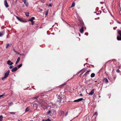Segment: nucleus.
Listing matches in <instances>:
<instances>
[{
	"mask_svg": "<svg viewBox=\"0 0 121 121\" xmlns=\"http://www.w3.org/2000/svg\"><path fill=\"white\" fill-rule=\"evenodd\" d=\"M95 20H97V19H96V18H95Z\"/></svg>",
	"mask_w": 121,
	"mask_h": 121,
	"instance_id": "49",
	"label": "nucleus"
},
{
	"mask_svg": "<svg viewBox=\"0 0 121 121\" xmlns=\"http://www.w3.org/2000/svg\"><path fill=\"white\" fill-rule=\"evenodd\" d=\"M117 22L118 23H119V24H121V22Z\"/></svg>",
	"mask_w": 121,
	"mask_h": 121,
	"instance_id": "41",
	"label": "nucleus"
},
{
	"mask_svg": "<svg viewBox=\"0 0 121 121\" xmlns=\"http://www.w3.org/2000/svg\"><path fill=\"white\" fill-rule=\"evenodd\" d=\"M117 27H114L113 28V29H114V30H115V28H117Z\"/></svg>",
	"mask_w": 121,
	"mask_h": 121,
	"instance_id": "42",
	"label": "nucleus"
},
{
	"mask_svg": "<svg viewBox=\"0 0 121 121\" xmlns=\"http://www.w3.org/2000/svg\"><path fill=\"white\" fill-rule=\"evenodd\" d=\"M117 32L120 36V37L117 36V39L118 40H121V31L119 30H117Z\"/></svg>",
	"mask_w": 121,
	"mask_h": 121,
	"instance_id": "1",
	"label": "nucleus"
},
{
	"mask_svg": "<svg viewBox=\"0 0 121 121\" xmlns=\"http://www.w3.org/2000/svg\"><path fill=\"white\" fill-rule=\"evenodd\" d=\"M116 72H117V73H119L120 72V70L118 69H117L116 70Z\"/></svg>",
	"mask_w": 121,
	"mask_h": 121,
	"instance_id": "33",
	"label": "nucleus"
},
{
	"mask_svg": "<svg viewBox=\"0 0 121 121\" xmlns=\"http://www.w3.org/2000/svg\"><path fill=\"white\" fill-rule=\"evenodd\" d=\"M20 57H18L17 58V61L16 62L15 64L16 65H17L18 63L19 62L20 60Z\"/></svg>",
	"mask_w": 121,
	"mask_h": 121,
	"instance_id": "14",
	"label": "nucleus"
},
{
	"mask_svg": "<svg viewBox=\"0 0 121 121\" xmlns=\"http://www.w3.org/2000/svg\"><path fill=\"white\" fill-rule=\"evenodd\" d=\"M10 114H15V112H9Z\"/></svg>",
	"mask_w": 121,
	"mask_h": 121,
	"instance_id": "29",
	"label": "nucleus"
},
{
	"mask_svg": "<svg viewBox=\"0 0 121 121\" xmlns=\"http://www.w3.org/2000/svg\"><path fill=\"white\" fill-rule=\"evenodd\" d=\"M49 11V9H48L46 11H45V15H47L48 12Z\"/></svg>",
	"mask_w": 121,
	"mask_h": 121,
	"instance_id": "21",
	"label": "nucleus"
},
{
	"mask_svg": "<svg viewBox=\"0 0 121 121\" xmlns=\"http://www.w3.org/2000/svg\"><path fill=\"white\" fill-rule=\"evenodd\" d=\"M80 31L81 33L82 34L83 33L84 30L83 27H82L80 29Z\"/></svg>",
	"mask_w": 121,
	"mask_h": 121,
	"instance_id": "13",
	"label": "nucleus"
},
{
	"mask_svg": "<svg viewBox=\"0 0 121 121\" xmlns=\"http://www.w3.org/2000/svg\"><path fill=\"white\" fill-rule=\"evenodd\" d=\"M13 51H14V52L16 53H17V52L14 49H13Z\"/></svg>",
	"mask_w": 121,
	"mask_h": 121,
	"instance_id": "39",
	"label": "nucleus"
},
{
	"mask_svg": "<svg viewBox=\"0 0 121 121\" xmlns=\"http://www.w3.org/2000/svg\"><path fill=\"white\" fill-rule=\"evenodd\" d=\"M11 44H10V45L9 44V43H7L6 44V48H7L10 45H11Z\"/></svg>",
	"mask_w": 121,
	"mask_h": 121,
	"instance_id": "26",
	"label": "nucleus"
},
{
	"mask_svg": "<svg viewBox=\"0 0 121 121\" xmlns=\"http://www.w3.org/2000/svg\"><path fill=\"white\" fill-rule=\"evenodd\" d=\"M79 95L81 96H82V94H80Z\"/></svg>",
	"mask_w": 121,
	"mask_h": 121,
	"instance_id": "43",
	"label": "nucleus"
},
{
	"mask_svg": "<svg viewBox=\"0 0 121 121\" xmlns=\"http://www.w3.org/2000/svg\"><path fill=\"white\" fill-rule=\"evenodd\" d=\"M10 73V70H8L5 73V75L4 77L2 78V80H3L4 79V78H7L9 74Z\"/></svg>",
	"mask_w": 121,
	"mask_h": 121,
	"instance_id": "2",
	"label": "nucleus"
},
{
	"mask_svg": "<svg viewBox=\"0 0 121 121\" xmlns=\"http://www.w3.org/2000/svg\"><path fill=\"white\" fill-rule=\"evenodd\" d=\"M4 5L5 6L7 7H9L8 3L7 2L6 0H4Z\"/></svg>",
	"mask_w": 121,
	"mask_h": 121,
	"instance_id": "4",
	"label": "nucleus"
},
{
	"mask_svg": "<svg viewBox=\"0 0 121 121\" xmlns=\"http://www.w3.org/2000/svg\"><path fill=\"white\" fill-rule=\"evenodd\" d=\"M35 19V18L34 17H32L30 19H29V21H33V20H34Z\"/></svg>",
	"mask_w": 121,
	"mask_h": 121,
	"instance_id": "16",
	"label": "nucleus"
},
{
	"mask_svg": "<svg viewBox=\"0 0 121 121\" xmlns=\"http://www.w3.org/2000/svg\"><path fill=\"white\" fill-rule=\"evenodd\" d=\"M3 116H0V121H2Z\"/></svg>",
	"mask_w": 121,
	"mask_h": 121,
	"instance_id": "23",
	"label": "nucleus"
},
{
	"mask_svg": "<svg viewBox=\"0 0 121 121\" xmlns=\"http://www.w3.org/2000/svg\"><path fill=\"white\" fill-rule=\"evenodd\" d=\"M62 99V98H61V97H60L59 96H58V98L57 101L59 103H60Z\"/></svg>",
	"mask_w": 121,
	"mask_h": 121,
	"instance_id": "10",
	"label": "nucleus"
},
{
	"mask_svg": "<svg viewBox=\"0 0 121 121\" xmlns=\"http://www.w3.org/2000/svg\"><path fill=\"white\" fill-rule=\"evenodd\" d=\"M68 112H67L65 114V116H66L68 114Z\"/></svg>",
	"mask_w": 121,
	"mask_h": 121,
	"instance_id": "37",
	"label": "nucleus"
},
{
	"mask_svg": "<svg viewBox=\"0 0 121 121\" xmlns=\"http://www.w3.org/2000/svg\"><path fill=\"white\" fill-rule=\"evenodd\" d=\"M25 15L27 16H28L29 15V13H25Z\"/></svg>",
	"mask_w": 121,
	"mask_h": 121,
	"instance_id": "28",
	"label": "nucleus"
},
{
	"mask_svg": "<svg viewBox=\"0 0 121 121\" xmlns=\"http://www.w3.org/2000/svg\"><path fill=\"white\" fill-rule=\"evenodd\" d=\"M39 96H36V97H33V98H34L35 99H37L38 97Z\"/></svg>",
	"mask_w": 121,
	"mask_h": 121,
	"instance_id": "30",
	"label": "nucleus"
},
{
	"mask_svg": "<svg viewBox=\"0 0 121 121\" xmlns=\"http://www.w3.org/2000/svg\"><path fill=\"white\" fill-rule=\"evenodd\" d=\"M96 115L97 116V113L96 112H95L93 114V116H94V115Z\"/></svg>",
	"mask_w": 121,
	"mask_h": 121,
	"instance_id": "31",
	"label": "nucleus"
},
{
	"mask_svg": "<svg viewBox=\"0 0 121 121\" xmlns=\"http://www.w3.org/2000/svg\"><path fill=\"white\" fill-rule=\"evenodd\" d=\"M13 104V103H12V102H10L9 104V105H12Z\"/></svg>",
	"mask_w": 121,
	"mask_h": 121,
	"instance_id": "34",
	"label": "nucleus"
},
{
	"mask_svg": "<svg viewBox=\"0 0 121 121\" xmlns=\"http://www.w3.org/2000/svg\"><path fill=\"white\" fill-rule=\"evenodd\" d=\"M46 5L48 6V7H49V6H50L51 7H52V4L51 3H50L49 4V5H48V4H46Z\"/></svg>",
	"mask_w": 121,
	"mask_h": 121,
	"instance_id": "24",
	"label": "nucleus"
},
{
	"mask_svg": "<svg viewBox=\"0 0 121 121\" xmlns=\"http://www.w3.org/2000/svg\"><path fill=\"white\" fill-rule=\"evenodd\" d=\"M116 77H114V79H116Z\"/></svg>",
	"mask_w": 121,
	"mask_h": 121,
	"instance_id": "45",
	"label": "nucleus"
},
{
	"mask_svg": "<svg viewBox=\"0 0 121 121\" xmlns=\"http://www.w3.org/2000/svg\"><path fill=\"white\" fill-rule=\"evenodd\" d=\"M103 81L104 82L106 83H108V80L106 78H105L104 79Z\"/></svg>",
	"mask_w": 121,
	"mask_h": 121,
	"instance_id": "11",
	"label": "nucleus"
},
{
	"mask_svg": "<svg viewBox=\"0 0 121 121\" xmlns=\"http://www.w3.org/2000/svg\"><path fill=\"white\" fill-rule=\"evenodd\" d=\"M95 74L94 73H92L91 74V78H93L95 77Z\"/></svg>",
	"mask_w": 121,
	"mask_h": 121,
	"instance_id": "19",
	"label": "nucleus"
},
{
	"mask_svg": "<svg viewBox=\"0 0 121 121\" xmlns=\"http://www.w3.org/2000/svg\"><path fill=\"white\" fill-rule=\"evenodd\" d=\"M11 65L9 67V68L10 69L12 68L13 67V65Z\"/></svg>",
	"mask_w": 121,
	"mask_h": 121,
	"instance_id": "35",
	"label": "nucleus"
},
{
	"mask_svg": "<svg viewBox=\"0 0 121 121\" xmlns=\"http://www.w3.org/2000/svg\"><path fill=\"white\" fill-rule=\"evenodd\" d=\"M99 19V17H98V19Z\"/></svg>",
	"mask_w": 121,
	"mask_h": 121,
	"instance_id": "47",
	"label": "nucleus"
},
{
	"mask_svg": "<svg viewBox=\"0 0 121 121\" xmlns=\"http://www.w3.org/2000/svg\"><path fill=\"white\" fill-rule=\"evenodd\" d=\"M100 97V96H99V97Z\"/></svg>",
	"mask_w": 121,
	"mask_h": 121,
	"instance_id": "53",
	"label": "nucleus"
},
{
	"mask_svg": "<svg viewBox=\"0 0 121 121\" xmlns=\"http://www.w3.org/2000/svg\"><path fill=\"white\" fill-rule=\"evenodd\" d=\"M4 95V94H3L1 95H0V98H1L2 97H3V96Z\"/></svg>",
	"mask_w": 121,
	"mask_h": 121,
	"instance_id": "36",
	"label": "nucleus"
},
{
	"mask_svg": "<svg viewBox=\"0 0 121 121\" xmlns=\"http://www.w3.org/2000/svg\"><path fill=\"white\" fill-rule=\"evenodd\" d=\"M23 0V2H24V1H26V0Z\"/></svg>",
	"mask_w": 121,
	"mask_h": 121,
	"instance_id": "44",
	"label": "nucleus"
},
{
	"mask_svg": "<svg viewBox=\"0 0 121 121\" xmlns=\"http://www.w3.org/2000/svg\"><path fill=\"white\" fill-rule=\"evenodd\" d=\"M31 22V24L32 25H33L34 24V22L33 21H30Z\"/></svg>",
	"mask_w": 121,
	"mask_h": 121,
	"instance_id": "32",
	"label": "nucleus"
},
{
	"mask_svg": "<svg viewBox=\"0 0 121 121\" xmlns=\"http://www.w3.org/2000/svg\"><path fill=\"white\" fill-rule=\"evenodd\" d=\"M60 113L59 114V116H61L62 115H63L64 114V112L62 110H60Z\"/></svg>",
	"mask_w": 121,
	"mask_h": 121,
	"instance_id": "7",
	"label": "nucleus"
},
{
	"mask_svg": "<svg viewBox=\"0 0 121 121\" xmlns=\"http://www.w3.org/2000/svg\"><path fill=\"white\" fill-rule=\"evenodd\" d=\"M40 10L41 11H42V9H40Z\"/></svg>",
	"mask_w": 121,
	"mask_h": 121,
	"instance_id": "46",
	"label": "nucleus"
},
{
	"mask_svg": "<svg viewBox=\"0 0 121 121\" xmlns=\"http://www.w3.org/2000/svg\"><path fill=\"white\" fill-rule=\"evenodd\" d=\"M23 2L26 7H28V6L29 4L26 0Z\"/></svg>",
	"mask_w": 121,
	"mask_h": 121,
	"instance_id": "12",
	"label": "nucleus"
},
{
	"mask_svg": "<svg viewBox=\"0 0 121 121\" xmlns=\"http://www.w3.org/2000/svg\"><path fill=\"white\" fill-rule=\"evenodd\" d=\"M85 35H88V34H86L85 33Z\"/></svg>",
	"mask_w": 121,
	"mask_h": 121,
	"instance_id": "48",
	"label": "nucleus"
},
{
	"mask_svg": "<svg viewBox=\"0 0 121 121\" xmlns=\"http://www.w3.org/2000/svg\"><path fill=\"white\" fill-rule=\"evenodd\" d=\"M53 34V33H52V34Z\"/></svg>",
	"mask_w": 121,
	"mask_h": 121,
	"instance_id": "52",
	"label": "nucleus"
},
{
	"mask_svg": "<svg viewBox=\"0 0 121 121\" xmlns=\"http://www.w3.org/2000/svg\"><path fill=\"white\" fill-rule=\"evenodd\" d=\"M18 54H19V53H18Z\"/></svg>",
	"mask_w": 121,
	"mask_h": 121,
	"instance_id": "55",
	"label": "nucleus"
},
{
	"mask_svg": "<svg viewBox=\"0 0 121 121\" xmlns=\"http://www.w3.org/2000/svg\"><path fill=\"white\" fill-rule=\"evenodd\" d=\"M94 89H92L91 91L88 93L89 95H92L94 92Z\"/></svg>",
	"mask_w": 121,
	"mask_h": 121,
	"instance_id": "6",
	"label": "nucleus"
},
{
	"mask_svg": "<svg viewBox=\"0 0 121 121\" xmlns=\"http://www.w3.org/2000/svg\"><path fill=\"white\" fill-rule=\"evenodd\" d=\"M100 3L101 4H104V2H100Z\"/></svg>",
	"mask_w": 121,
	"mask_h": 121,
	"instance_id": "40",
	"label": "nucleus"
},
{
	"mask_svg": "<svg viewBox=\"0 0 121 121\" xmlns=\"http://www.w3.org/2000/svg\"><path fill=\"white\" fill-rule=\"evenodd\" d=\"M51 112V111H48V114H49Z\"/></svg>",
	"mask_w": 121,
	"mask_h": 121,
	"instance_id": "38",
	"label": "nucleus"
},
{
	"mask_svg": "<svg viewBox=\"0 0 121 121\" xmlns=\"http://www.w3.org/2000/svg\"><path fill=\"white\" fill-rule=\"evenodd\" d=\"M91 70H89L88 71L84 74V76H86L87 74H89V73L91 71Z\"/></svg>",
	"mask_w": 121,
	"mask_h": 121,
	"instance_id": "18",
	"label": "nucleus"
},
{
	"mask_svg": "<svg viewBox=\"0 0 121 121\" xmlns=\"http://www.w3.org/2000/svg\"><path fill=\"white\" fill-rule=\"evenodd\" d=\"M7 64L9 65H11L13 64V63L10 60H8L7 61Z\"/></svg>",
	"mask_w": 121,
	"mask_h": 121,
	"instance_id": "5",
	"label": "nucleus"
},
{
	"mask_svg": "<svg viewBox=\"0 0 121 121\" xmlns=\"http://www.w3.org/2000/svg\"><path fill=\"white\" fill-rule=\"evenodd\" d=\"M17 67H15L13 68L11 70L12 72H14L17 71Z\"/></svg>",
	"mask_w": 121,
	"mask_h": 121,
	"instance_id": "8",
	"label": "nucleus"
},
{
	"mask_svg": "<svg viewBox=\"0 0 121 121\" xmlns=\"http://www.w3.org/2000/svg\"><path fill=\"white\" fill-rule=\"evenodd\" d=\"M17 121H20V120H18Z\"/></svg>",
	"mask_w": 121,
	"mask_h": 121,
	"instance_id": "50",
	"label": "nucleus"
},
{
	"mask_svg": "<svg viewBox=\"0 0 121 121\" xmlns=\"http://www.w3.org/2000/svg\"><path fill=\"white\" fill-rule=\"evenodd\" d=\"M50 1H51V0H49Z\"/></svg>",
	"mask_w": 121,
	"mask_h": 121,
	"instance_id": "54",
	"label": "nucleus"
},
{
	"mask_svg": "<svg viewBox=\"0 0 121 121\" xmlns=\"http://www.w3.org/2000/svg\"><path fill=\"white\" fill-rule=\"evenodd\" d=\"M16 17L17 18V20L19 21H20L22 22H24L22 20L20 19L18 17L16 16Z\"/></svg>",
	"mask_w": 121,
	"mask_h": 121,
	"instance_id": "15",
	"label": "nucleus"
},
{
	"mask_svg": "<svg viewBox=\"0 0 121 121\" xmlns=\"http://www.w3.org/2000/svg\"><path fill=\"white\" fill-rule=\"evenodd\" d=\"M22 64H20L19 65H18L17 66V69L18 68H20V67H21L22 66Z\"/></svg>",
	"mask_w": 121,
	"mask_h": 121,
	"instance_id": "22",
	"label": "nucleus"
},
{
	"mask_svg": "<svg viewBox=\"0 0 121 121\" xmlns=\"http://www.w3.org/2000/svg\"><path fill=\"white\" fill-rule=\"evenodd\" d=\"M75 5V4L74 2H73L71 6V7H74Z\"/></svg>",
	"mask_w": 121,
	"mask_h": 121,
	"instance_id": "25",
	"label": "nucleus"
},
{
	"mask_svg": "<svg viewBox=\"0 0 121 121\" xmlns=\"http://www.w3.org/2000/svg\"><path fill=\"white\" fill-rule=\"evenodd\" d=\"M4 33V31H3L2 32H0V37H1L3 35Z\"/></svg>",
	"mask_w": 121,
	"mask_h": 121,
	"instance_id": "17",
	"label": "nucleus"
},
{
	"mask_svg": "<svg viewBox=\"0 0 121 121\" xmlns=\"http://www.w3.org/2000/svg\"><path fill=\"white\" fill-rule=\"evenodd\" d=\"M42 121H51L49 118H48L46 120L43 119Z\"/></svg>",
	"mask_w": 121,
	"mask_h": 121,
	"instance_id": "20",
	"label": "nucleus"
},
{
	"mask_svg": "<svg viewBox=\"0 0 121 121\" xmlns=\"http://www.w3.org/2000/svg\"><path fill=\"white\" fill-rule=\"evenodd\" d=\"M67 84V83L66 82H65L63 84H61V85L59 86H58V87L59 88H61L63 86H64L65 85Z\"/></svg>",
	"mask_w": 121,
	"mask_h": 121,
	"instance_id": "9",
	"label": "nucleus"
},
{
	"mask_svg": "<svg viewBox=\"0 0 121 121\" xmlns=\"http://www.w3.org/2000/svg\"><path fill=\"white\" fill-rule=\"evenodd\" d=\"M83 99L82 98H81L77 99L75 100L73 102H78L83 100Z\"/></svg>",
	"mask_w": 121,
	"mask_h": 121,
	"instance_id": "3",
	"label": "nucleus"
},
{
	"mask_svg": "<svg viewBox=\"0 0 121 121\" xmlns=\"http://www.w3.org/2000/svg\"><path fill=\"white\" fill-rule=\"evenodd\" d=\"M101 8H103V7H101Z\"/></svg>",
	"mask_w": 121,
	"mask_h": 121,
	"instance_id": "51",
	"label": "nucleus"
},
{
	"mask_svg": "<svg viewBox=\"0 0 121 121\" xmlns=\"http://www.w3.org/2000/svg\"><path fill=\"white\" fill-rule=\"evenodd\" d=\"M29 110V108L28 107L25 110V112H28Z\"/></svg>",
	"mask_w": 121,
	"mask_h": 121,
	"instance_id": "27",
	"label": "nucleus"
}]
</instances>
